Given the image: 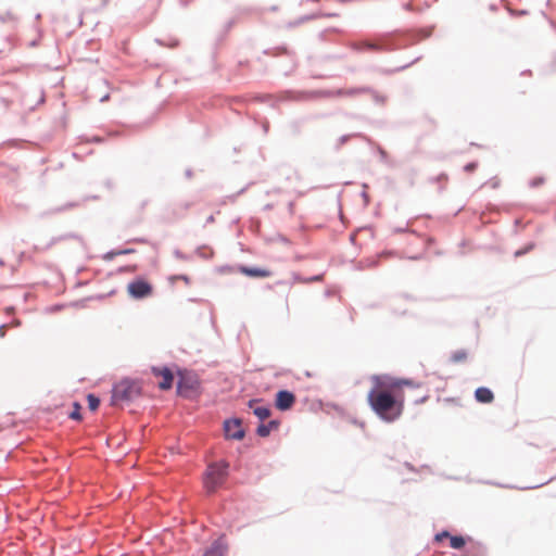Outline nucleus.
Segmentation results:
<instances>
[{
	"label": "nucleus",
	"mask_w": 556,
	"mask_h": 556,
	"mask_svg": "<svg viewBox=\"0 0 556 556\" xmlns=\"http://www.w3.org/2000/svg\"><path fill=\"white\" fill-rule=\"evenodd\" d=\"M224 429L227 438L240 440L244 437L241 424L237 419L225 421Z\"/></svg>",
	"instance_id": "obj_7"
},
{
	"label": "nucleus",
	"mask_w": 556,
	"mask_h": 556,
	"mask_svg": "<svg viewBox=\"0 0 556 556\" xmlns=\"http://www.w3.org/2000/svg\"><path fill=\"white\" fill-rule=\"evenodd\" d=\"M184 207H185V208H188V207H189V204H188V203H185V204H184Z\"/></svg>",
	"instance_id": "obj_28"
},
{
	"label": "nucleus",
	"mask_w": 556,
	"mask_h": 556,
	"mask_svg": "<svg viewBox=\"0 0 556 556\" xmlns=\"http://www.w3.org/2000/svg\"><path fill=\"white\" fill-rule=\"evenodd\" d=\"M441 178H443L444 181L447 180V176L446 175H441Z\"/></svg>",
	"instance_id": "obj_26"
},
{
	"label": "nucleus",
	"mask_w": 556,
	"mask_h": 556,
	"mask_svg": "<svg viewBox=\"0 0 556 556\" xmlns=\"http://www.w3.org/2000/svg\"><path fill=\"white\" fill-rule=\"evenodd\" d=\"M227 478V465L224 463L211 464L204 473V488L208 493L215 492Z\"/></svg>",
	"instance_id": "obj_2"
},
{
	"label": "nucleus",
	"mask_w": 556,
	"mask_h": 556,
	"mask_svg": "<svg viewBox=\"0 0 556 556\" xmlns=\"http://www.w3.org/2000/svg\"><path fill=\"white\" fill-rule=\"evenodd\" d=\"M80 408H81L80 405L77 402H75L74 410L70 414V417L75 420H80L81 419Z\"/></svg>",
	"instance_id": "obj_18"
},
{
	"label": "nucleus",
	"mask_w": 556,
	"mask_h": 556,
	"mask_svg": "<svg viewBox=\"0 0 556 556\" xmlns=\"http://www.w3.org/2000/svg\"><path fill=\"white\" fill-rule=\"evenodd\" d=\"M139 394L138 386L129 380H123L113 388V403L129 401Z\"/></svg>",
	"instance_id": "obj_3"
},
{
	"label": "nucleus",
	"mask_w": 556,
	"mask_h": 556,
	"mask_svg": "<svg viewBox=\"0 0 556 556\" xmlns=\"http://www.w3.org/2000/svg\"><path fill=\"white\" fill-rule=\"evenodd\" d=\"M372 387L367 394L371 410L383 421L393 422L404 412V388L417 389L420 383L409 379L375 375L371 377Z\"/></svg>",
	"instance_id": "obj_1"
},
{
	"label": "nucleus",
	"mask_w": 556,
	"mask_h": 556,
	"mask_svg": "<svg viewBox=\"0 0 556 556\" xmlns=\"http://www.w3.org/2000/svg\"><path fill=\"white\" fill-rule=\"evenodd\" d=\"M108 99H109V94L104 96L101 100H102V101H105V100H108Z\"/></svg>",
	"instance_id": "obj_27"
},
{
	"label": "nucleus",
	"mask_w": 556,
	"mask_h": 556,
	"mask_svg": "<svg viewBox=\"0 0 556 556\" xmlns=\"http://www.w3.org/2000/svg\"><path fill=\"white\" fill-rule=\"evenodd\" d=\"M203 556H225V547L220 543L215 542L206 549Z\"/></svg>",
	"instance_id": "obj_13"
},
{
	"label": "nucleus",
	"mask_w": 556,
	"mask_h": 556,
	"mask_svg": "<svg viewBox=\"0 0 556 556\" xmlns=\"http://www.w3.org/2000/svg\"><path fill=\"white\" fill-rule=\"evenodd\" d=\"M468 358V353L465 350H458L452 353L451 361L453 363H464Z\"/></svg>",
	"instance_id": "obj_15"
},
{
	"label": "nucleus",
	"mask_w": 556,
	"mask_h": 556,
	"mask_svg": "<svg viewBox=\"0 0 556 556\" xmlns=\"http://www.w3.org/2000/svg\"><path fill=\"white\" fill-rule=\"evenodd\" d=\"M195 388V380L191 378L181 377L177 384L178 393L186 394L187 390H193Z\"/></svg>",
	"instance_id": "obj_11"
},
{
	"label": "nucleus",
	"mask_w": 556,
	"mask_h": 556,
	"mask_svg": "<svg viewBox=\"0 0 556 556\" xmlns=\"http://www.w3.org/2000/svg\"><path fill=\"white\" fill-rule=\"evenodd\" d=\"M176 280H181L184 281L186 285H190V278L187 276V275H176V276H172L169 278V281L172 283H174Z\"/></svg>",
	"instance_id": "obj_19"
},
{
	"label": "nucleus",
	"mask_w": 556,
	"mask_h": 556,
	"mask_svg": "<svg viewBox=\"0 0 556 556\" xmlns=\"http://www.w3.org/2000/svg\"><path fill=\"white\" fill-rule=\"evenodd\" d=\"M368 49H372V50H377L378 47L375 45V43H370V42H365L364 43Z\"/></svg>",
	"instance_id": "obj_22"
},
{
	"label": "nucleus",
	"mask_w": 556,
	"mask_h": 556,
	"mask_svg": "<svg viewBox=\"0 0 556 556\" xmlns=\"http://www.w3.org/2000/svg\"><path fill=\"white\" fill-rule=\"evenodd\" d=\"M362 91L363 89H338L331 92V94L336 97H353Z\"/></svg>",
	"instance_id": "obj_14"
},
{
	"label": "nucleus",
	"mask_w": 556,
	"mask_h": 556,
	"mask_svg": "<svg viewBox=\"0 0 556 556\" xmlns=\"http://www.w3.org/2000/svg\"><path fill=\"white\" fill-rule=\"evenodd\" d=\"M152 372L155 377H160L161 380L159 381L157 386L162 390H169L173 386L174 376L170 369L167 367L164 368H152Z\"/></svg>",
	"instance_id": "obj_5"
},
{
	"label": "nucleus",
	"mask_w": 556,
	"mask_h": 556,
	"mask_svg": "<svg viewBox=\"0 0 556 556\" xmlns=\"http://www.w3.org/2000/svg\"><path fill=\"white\" fill-rule=\"evenodd\" d=\"M465 539L463 536H457V535H451L450 536V544H451V547L455 548V549H459L462 547L465 546Z\"/></svg>",
	"instance_id": "obj_16"
},
{
	"label": "nucleus",
	"mask_w": 556,
	"mask_h": 556,
	"mask_svg": "<svg viewBox=\"0 0 556 556\" xmlns=\"http://www.w3.org/2000/svg\"><path fill=\"white\" fill-rule=\"evenodd\" d=\"M319 279H320V277H319V276H317V277H315L313 280H316V281H317V280H319Z\"/></svg>",
	"instance_id": "obj_29"
},
{
	"label": "nucleus",
	"mask_w": 556,
	"mask_h": 556,
	"mask_svg": "<svg viewBox=\"0 0 556 556\" xmlns=\"http://www.w3.org/2000/svg\"><path fill=\"white\" fill-rule=\"evenodd\" d=\"M450 533L447 531H443L435 535L437 541H442L444 538H450Z\"/></svg>",
	"instance_id": "obj_20"
},
{
	"label": "nucleus",
	"mask_w": 556,
	"mask_h": 556,
	"mask_svg": "<svg viewBox=\"0 0 556 556\" xmlns=\"http://www.w3.org/2000/svg\"><path fill=\"white\" fill-rule=\"evenodd\" d=\"M240 271L244 274L245 276L253 277V278H265L271 276V271L266 268H258V267H247L242 266L240 268Z\"/></svg>",
	"instance_id": "obj_8"
},
{
	"label": "nucleus",
	"mask_w": 556,
	"mask_h": 556,
	"mask_svg": "<svg viewBox=\"0 0 556 556\" xmlns=\"http://www.w3.org/2000/svg\"><path fill=\"white\" fill-rule=\"evenodd\" d=\"M215 219H214V216L211 214L207 219H206V223H213Z\"/></svg>",
	"instance_id": "obj_23"
},
{
	"label": "nucleus",
	"mask_w": 556,
	"mask_h": 556,
	"mask_svg": "<svg viewBox=\"0 0 556 556\" xmlns=\"http://www.w3.org/2000/svg\"><path fill=\"white\" fill-rule=\"evenodd\" d=\"M294 403H295L294 394L287 390H281L276 394L275 405L280 410L290 409Z\"/></svg>",
	"instance_id": "obj_6"
},
{
	"label": "nucleus",
	"mask_w": 556,
	"mask_h": 556,
	"mask_svg": "<svg viewBox=\"0 0 556 556\" xmlns=\"http://www.w3.org/2000/svg\"><path fill=\"white\" fill-rule=\"evenodd\" d=\"M249 406L261 420H265L270 416V409L266 406H260L257 401H250Z\"/></svg>",
	"instance_id": "obj_10"
},
{
	"label": "nucleus",
	"mask_w": 556,
	"mask_h": 556,
	"mask_svg": "<svg viewBox=\"0 0 556 556\" xmlns=\"http://www.w3.org/2000/svg\"><path fill=\"white\" fill-rule=\"evenodd\" d=\"M87 401H88V406L91 410H96L100 405V400L93 394H89L87 396Z\"/></svg>",
	"instance_id": "obj_17"
},
{
	"label": "nucleus",
	"mask_w": 556,
	"mask_h": 556,
	"mask_svg": "<svg viewBox=\"0 0 556 556\" xmlns=\"http://www.w3.org/2000/svg\"><path fill=\"white\" fill-rule=\"evenodd\" d=\"M427 397H428V396H424V397H421L419 401H416V403H422V402H425V401L427 400Z\"/></svg>",
	"instance_id": "obj_25"
},
{
	"label": "nucleus",
	"mask_w": 556,
	"mask_h": 556,
	"mask_svg": "<svg viewBox=\"0 0 556 556\" xmlns=\"http://www.w3.org/2000/svg\"><path fill=\"white\" fill-rule=\"evenodd\" d=\"M475 397L478 402L484 403V404H489V403L493 402V400H494L493 392L485 387L478 388L475 391Z\"/></svg>",
	"instance_id": "obj_9"
},
{
	"label": "nucleus",
	"mask_w": 556,
	"mask_h": 556,
	"mask_svg": "<svg viewBox=\"0 0 556 556\" xmlns=\"http://www.w3.org/2000/svg\"><path fill=\"white\" fill-rule=\"evenodd\" d=\"M542 182H543V180H542V179H538V180H533L532 185H533V186H536V185H540V184H542Z\"/></svg>",
	"instance_id": "obj_24"
},
{
	"label": "nucleus",
	"mask_w": 556,
	"mask_h": 556,
	"mask_svg": "<svg viewBox=\"0 0 556 556\" xmlns=\"http://www.w3.org/2000/svg\"><path fill=\"white\" fill-rule=\"evenodd\" d=\"M127 291L134 299H144L152 294V285L144 279H136L128 283Z\"/></svg>",
	"instance_id": "obj_4"
},
{
	"label": "nucleus",
	"mask_w": 556,
	"mask_h": 556,
	"mask_svg": "<svg viewBox=\"0 0 556 556\" xmlns=\"http://www.w3.org/2000/svg\"><path fill=\"white\" fill-rule=\"evenodd\" d=\"M279 426L278 421L271 420L267 425H260L256 432L260 437H267L273 429H277Z\"/></svg>",
	"instance_id": "obj_12"
},
{
	"label": "nucleus",
	"mask_w": 556,
	"mask_h": 556,
	"mask_svg": "<svg viewBox=\"0 0 556 556\" xmlns=\"http://www.w3.org/2000/svg\"><path fill=\"white\" fill-rule=\"evenodd\" d=\"M476 167H477V164H476V163H469V164H467V165L465 166V170H467V172H472V170H475V169H476Z\"/></svg>",
	"instance_id": "obj_21"
}]
</instances>
